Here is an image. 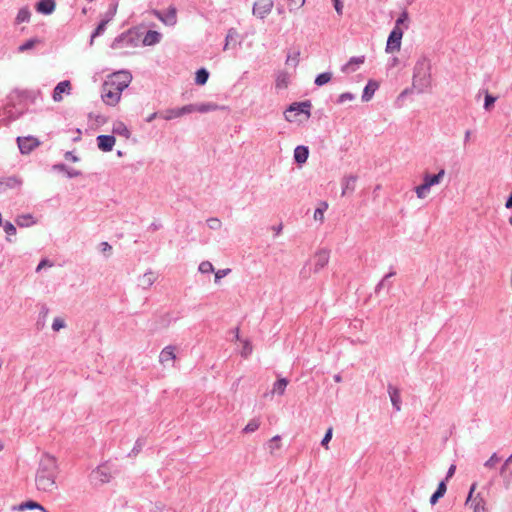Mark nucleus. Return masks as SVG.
<instances>
[{"mask_svg":"<svg viewBox=\"0 0 512 512\" xmlns=\"http://www.w3.org/2000/svg\"><path fill=\"white\" fill-rule=\"evenodd\" d=\"M57 474L56 458L48 453L42 454L35 472L36 489L43 493H53L57 489Z\"/></svg>","mask_w":512,"mask_h":512,"instance_id":"f257e3e1","label":"nucleus"},{"mask_svg":"<svg viewBox=\"0 0 512 512\" xmlns=\"http://www.w3.org/2000/svg\"><path fill=\"white\" fill-rule=\"evenodd\" d=\"M412 87L424 93L431 87V64L425 56L420 57L413 69Z\"/></svg>","mask_w":512,"mask_h":512,"instance_id":"f03ea898","label":"nucleus"},{"mask_svg":"<svg viewBox=\"0 0 512 512\" xmlns=\"http://www.w3.org/2000/svg\"><path fill=\"white\" fill-rule=\"evenodd\" d=\"M132 80V75L128 71H118L113 73L109 80L106 81V87H109V85H112L116 90L120 91L122 93L123 90H125L130 82Z\"/></svg>","mask_w":512,"mask_h":512,"instance_id":"7ed1b4c3","label":"nucleus"},{"mask_svg":"<svg viewBox=\"0 0 512 512\" xmlns=\"http://www.w3.org/2000/svg\"><path fill=\"white\" fill-rule=\"evenodd\" d=\"M139 39L135 32L133 31H127L116 37L111 47L113 49H122L127 47H137L138 46Z\"/></svg>","mask_w":512,"mask_h":512,"instance_id":"20e7f679","label":"nucleus"},{"mask_svg":"<svg viewBox=\"0 0 512 512\" xmlns=\"http://www.w3.org/2000/svg\"><path fill=\"white\" fill-rule=\"evenodd\" d=\"M477 483H473L470 487L466 504L470 505L474 512H486V501L480 493H475Z\"/></svg>","mask_w":512,"mask_h":512,"instance_id":"39448f33","label":"nucleus"},{"mask_svg":"<svg viewBox=\"0 0 512 512\" xmlns=\"http://www.w3.org/2000/svg\"><path fill=\"white\" fill-rule=\"evenodd\" d=\"M311 103L309 101L293 103L291 104L284 113L285 119L292 122L296 119V116L300 113H304L307 118L310 117Z\"/></svg>","mask_w":512,"mask_h":512,"instance_id":"423d86ee","label":"nucleus"},{"mask_svg":"<svg viewBox=\"0 0 512 512\" xmlns=\"http://www.w3.org/2000/svg\"><path fill=\"white\" fill-rule=\"evenodd\" d=\"M403 36V31L400 27H394L391 31L386 45V52L393 53L394 51H399L401 47V40Z\"/></svg>","mask_w":512,"mask_h":512,"instance_id":"0eeeda50","label":"nucleus"},{"mask_svg":"<svg viewBox=\"0 0 512 512\" xmlns=\"http://www.w3.org/2000/svg\"><path fill=\"white\" fill-rule=\"evenodd\" d=\"M273 0H259L254 3L252 13L260 19H264L273 9Z\"/></svg>","mask_w":512,"mask_h":512,"instance_id":"6e6552de","label":"nucleus"},{"mask_svg":"<svg viewBox=\"0 0 512 512\" xmlns=\"http://www.w3.org/2000/svg\"><path fill=\"white\" fill-rule=\"evenodd\" d=\"M121 92L116 90L112 85L106 87V81L102 86V99L108 105H115L119 102Z\"/></svg>","mask_w":512,"mask_h":512,"instance_id":"1a4fd4ad","label":"nucleus"},{"mask_svg":"<svg viewBox=\"0 0 512 512\" xmlns=\"http://www.w3.org/2000/svg\"><path fill=\"white\" fill-rule=\"evenodd\" d=\"M175 349V346L172 345L164 347L159 355L160 364L163 366L173 367L176 359Z\"/></svg>","mask_w":512,"mask_h":512,"instance_id":"9d476101","label":"nucleus"},{"mask_svg":"<svg viewBox=\"0 0 512 512\" xmlns=\"http://www.w3.org/2000/svg\"><path fill=\"white\" fill-rule=\"evenodd\" d=\"M92 479L99 483H107L111 479V471L107 465H100L92 471Z\"/></svg>","mask_w":512,"mask_h":512,"instance_id":"9b49d317","label":"nucleus"},{"mask_svg":"<svg viewBox=\"0 0 512 512\" xmlns=\"http://www.w3.org/2000/svg\"><path fill=\"white\" fill-rule=\"evenodd\" d=\"M17 143L22 154L30 153L39 145V141L34 137H18Z\"/></svg>","mask_w":512,"mask_h":512,"instance_id":"f8f14e48","label":"nucleus"},{"mask_svg":"<svg viewBox=\"0 0 512 512\" xmlns=\"http://www.w3.org/2000/svg\"><path fill=\"white\" fill-rule=\"evenodd\" d=\"M500 476L503 479L504 486L508 488L512 483V455H510L501 466Z\"/></svg>","mask_w":512,"mask_h":512,"instance_id":"ddd939ff","label":"nucleus"},{"mask_svg":"<svg viewBox=\"0 0 512 512\" xmlns=\"http://www.w3.org/2000/svg\"><path fill=\"white\" fill-rule=\"evenodd\" d=\"M154 14L165 25L174 26L177 22V11L175 7H169L165 14L159 11H155Z\"/></svg>","mask_w":512,"mask_h":512,"instance_id":"4468645a","label":"nucleus"},{"mask_svg":"<svg viewBox=\"0 0 512 512\" xmlns=\"http://www.w3.org/2000/svg\"><path fill=\"white\" fill-rule=\"evenodd\" d=\"M115 137L112 135H99L97 137V145L103 152H109L115 145Z\"/></svg>","mask_w":512,"mask_h":512,"instance_id":"2eb2a0df","label":"nucleus"},{"mask_svg":"<svg viewBox=\"0 0 512 512\" xmlns=\"http://www.w3.org/2000/svg\"><path fill=\"white\" fill-rule=\"evenodd\" d=\"M329 252L327 250H320L314 255V271L319 272L329 262Z\"/></svg>","mask_w":512,"mask_h":512,"instance_id":"dca6fc26","label":"nucleus"},{"mask_svg":"<svg viewBox=\"0 0 512 512\" xmlns=\"http://www.w3.org/2000/svg\"><path fill=\"white\" fill-rule=\"evenodd\" d=\"M70 90H71L70 81L64 80V81L59 82L56 85V87L54 88L53 96H52L53 100L55 102H60L63 99L62 94L63 93L70 94Z\"/></svg>","mask_w":512,"mask_h":512,"instance_id":"f3484780","label":"nucleus"},{"mask_svg":"<svg viewBox=\"0 0 512 512\" xmlns=\"http://www.w3.org/2000/svg\"><path fill=\"white\" fill-rule=\"evenodd\" d=\"M56 8L55 0H40L36 4V11L38 13L49 15L54 12Z\"/></svg>","mask_w":512,"mask_h":512,"instance_id":"a211bd4d","label":"nucleus"},{"mask_svg":"<svg viewBox=\"0 0 512 512\" xmlns=\"http://www.w3.org/2000/svg\"><path fill=\"white\" fill-rule=\"evenodd\" d=\"M113 16H114V12L107 14L106 18L102 19L101 22L98 24V26L96 27L94 32L91 34V39H90L91 46L93 45L94 39L96 37L102 35L105 32L106 26L111 21Z\"/></svg>","mask_w":512,"mask_h":512,"instance_id":"6ab92c4d","label":"nucleus"},{"mask_svg":"<svg viewBox=\"0 0 512 512\" xmlns=\"http://www.w3.org/2000/svg\"><path fill=\"white\" fill-rule=\"evenodd\" d=\"M357 177L354 175L346 176L342 179V196L352 194L356 188Z\"/></svg>","mask_w":512,"mask_h":512,"instance_id":"aec40b11","label":"nucleus"},{"mask_svg":"<svg viewBox=\"0 0 512 512\" xmlns=\"http://www.w3.org/2000/svg\"><path fill=\"white\" fill-rule=\"evenodd\" d=\"M365 62V56L352 57L350 60L342 67V72L344 73H352L355 72L358 67Z\"/></svg>","mask_w":512,"mask_h":512,"instance_id":"412c9836","label":"nucleus"},{"mask_svg":"<svg viewBox=\"0 0 512 512\" xmlns=\"http://www.w3.org/2000/svg\"><path fill=\"white\" fill-rule=\"evenodd\" d=\"M388 394H389V397H390L393 407L397 411H400V409H401L400 390L397 387L389 384L388 385Z\"/></svg>","mask_w":512,"mask_h":512,"instance_id":"4be33fe9","label":"nucleus"},{"mask_svg":"<svg viewBox=\"0 0 512 512\" xmlns=\"http://www.w3.org/2000/svg\"><path fill=\"white\" fill-rule=\"evenodd\" d=\"M379 85L374 80H369L367 85L365 86L362 94V101L368 102L372 99L375 91L378 89Z\"/></svg>","mask_w":512,"mask_h":512,"instance_id":"5701e85b","label":"nucleus"},{"mask_svg":"<svg viewBox=\"0 0 512 512\" xmlns=\"http://www.w3.org/2000/svg\"><path fill=\"white\" fill-rule=\"evenodd\" d=\"M309 156V149L306 146L299 145L294 150V160L298 164H303L307 161Z\"/></svg>","mask_w":512,"mask_h":512,"instance_id":"b1692460","label":"nucleus"},{"mask_svg":"<svg viewBox=\"0 0 512 512\" xmlns=\"http://www.w3.org/2000/svg\"><path fill=\"white\" fill-rule=\"evenodd\" d=\"M445 175V170L444 169H441L437 174L435 175H430V174H425L424 175V179H423V182L429 187L431 188L433 185H436V184H439L441 182V180L443 179Z\"/></svg>","mask_w":512,"mask_h":512,"instance_id":"393cba45","label":"nucleus"},{"mask_svg":"<svg viewBox=\"0 0 512 512\" xmlns=\"http://www.w3.org/2000/svg\"><path fill=\"white\" fill-rule=\"evenodd\" d=\"M162 35L154 30H149L143 39L144 46H152L160 42Z\"/></svg>","mask_w":512,"mask_h":512,"instance_id":"a878e982","label":"nucleus"},{"mask_svg":"<svg viewBox=\"0 0 512 512\" xmlns=\"http://www.w3.org/2000/svg\"><path fill=\"white\" fill-rule=\"evenodd\" d=\"M238 38V32L235 28H230L225 38V44L223 50H229L231 47H235L236 40Z\"/></svg>","mask_w":512,"mask_h":512,"instance_id":"bb28decb","label":"nucleus"},{"mask_svg":"<svg viewBox=\"0 0 512 512\" xmlns=\"http://www.w3.org/2000/svg\"><path fill=\"white\" fill-rule=\"evenodd\" d=\"M14 509L19 510V511H24L26 509H30V510L38 509L41 512H48V510L45 507H43L41 504H39L35 501H26L24 503H21L17 507H14Z\"/></svg>","mask_w":512,"mask_h":512,"instance_id":"cd10ccee","label":"nucleus"},{"mask_svg":"<svg viewBox=\"0 0 512 512\" xmlns=\"http://www.w3.org/2000/svg\"><path fill=\"white\" fill-rule=\"evenodd\" d=\"M446 490H447V486H446L445 481H441L438 484L437 490L430 497L431 505H435L437 503V501L439 500V498L444 496V494L446 493Z\"/></svg>","mask_w":512,"mask_h":512,"instance_id":"c85d7f7f","label":"nucleus"},{"mask_svg":"<svg viewBox=\"0 0 512 512\" xmlns=\"http://www.w3.org/2000/svg\"><path fill=\"white\" fill-rule=\"evenodd\" d=\"M155 280V274L152 271H148L140 278V286L144 289H148L154 284Z\"/></svg>","mask_w":512,"mask_h":512,"instance_id":"c756f323","label":"nucleus"},{"mask_svg":"<svg viewBox=\"0 0 512 512\" xmlns=\"http://www.w3.org/2000/svg\"><path fill=\"white\" fill-rule=\"evenodd\" d=\"M112 131L114 134L122 136L126 139L130 137V131L123 122L114 123Z\"/></svg>","mask_w":512,"mask_h":512,"instance_id":"7c9ffc66","label":"nucleus"},{"mask_svg":"<svg viewBox=\"0 0 512 512\" xmlns=\"http://www.w3.org/2000/svg\"><path fill=\"white\" fill-rule=\"evenodd\" d=\"M289 83V74L285 71H280L276 76V88L284 89L287 88Z\"/></svg>","mask_w":512,"mask_h":512,"instance_id":"2f4dec72","label":"nucleus"},{"mask_svg":"<svg viewBox=\"0 0 512 512\" xmlns=\"http://www.w3.org/2000/svg\"><path fill=\"white\" fill-rule=\"evenodd\" d=\"M30 17H31V13H30L29 8L28 7H22L21 9H19V11L17 13V16L15 18V23L16 24H21V23H24V22H29Z\"/></svg>","mask_w":512,"mask_h":512,"instance_id":"473e14b6","label":"nucleus"},{"mask_svg":"<svg viewBox=\"0 0 512 512\" xmlns=\"http://www.w3.org/2000/svg\"><path fill=\"white\" fill-rule=\"evenodd\" d=\"M288 385V380L286 378H280L278 381H276L273 385L272 394H279L283 395L286 387Z\"/></svg>","mask_w":512,"mask_h":512,"instance_id":"72a5a7b5","label":"nucleus"},{"mask_svg":"<svg viewBox=\"0 0 512 512\" xmlns=\"http://www.w3.org/2000/svg\"><path fill=\"white\" fill-rule=\"evenodd\" d=\"M40 43H41V40L39 38L29 39L25 43H23L22 45H20L18 47V52L19 53H24V52H26L28 50L33 49L37 44H40Z\"/></svg>","mask_w":512,"mask_h":512,"instance_id":"f704fd0d","label":"nucleus"},{"mask_svg":"<svg viewBox=\"0 0 512 512\" xmlns=\"http://www.w3.org/2000/svg\"><path fill=\"white\" fill-rule=\"evenodd\" d=\"M209 78V72L205 68H201L197 70L196 77H195V83L197 85H205Z\"/></svg>","mask_w":512,"mask_h":512,"instance_id":"c9c22d12","label":"nucleus"},{"mask_svg":"<svg viewBox=\"0 0 512 512\" xmlns=\"http://www.w3.org/2000/svg\"><path fill=\"white\" fill-rule=\"evenodd\" d=\"M217 109H218V105L215 103H202L199 105H195V111L200 112V113L215 111Z\"/></svg>","mask_w":512,"mask_h":512,"instance_id":"e433bc0d","label":"nucleus"},{"mask_svg":"<svg viewBox=\"0 0 512 512\" xmlns=\"http://www.w3.org/2000/svg\"><path fill=\"white\" fill-rule=\"evenodd\" d=\"M281 438L280 436L276 435L272 439L269 440L267 447L271 454H274L276 450H279L281 448Z\"/></svg>","mask_w":512,"mask_h":512,"instance_id":"4c0bfd02","label":"nucleus"},{"mask_svg":"<svg viewBox=\"0 0 512 512\" xmlns=\"http://www.w3.org/2000/svg\"><path fill=\"white\" fill-rule=\"evenodd\" d=\"M16 223L20 227H28L35 222L33 221V217L30 214L21 215L16 219Z\"/></svg>","mask_w":512,"mask_h":512,"instance_id":"58836bf2","label":"nucleus"},{"mask_svg":"<svg viewBox=\"0 0 512 512\" xmlns=\"http://www.w3.org/2000/svg\"><path fill=\"white\" fill-rule=\"evenodd\" d=\"M328 208V204L326 202H322L318 208L314 211V219L316 221L323 222L324 220V212Z\"/></svg>","mask_w":512,"mask_h":512,"instance_id":"ea45409f","label":"nucleus"},{"mask_svg":"<svg viewBox=\"0 0 512 512\" xmlns=\"http://www.w3.org/2000/svg\"><path fill=\"white\" fill-rule=\"evenodd\" d=\"M332 78V73L330 72H324L319 74L315 79V84L317 86H322L324 84H327Z\"/></svg>","mask_w":512,"mask_h":512,"instance_id":"a19ab883","label":"nucleus"},{"mask_svg":"<svg viewBox=\"0 0 512 512\" xmlns=\"http://www.w3.org/2000/svg\"><path fill=\"white\" fill-rule=\"evenodd\" d=\"M430 188L423 182L421 185L415 188V192L418 198L423 199L429 193Z\"/></svg>","mask_w":512,"mask_h":512,"instance_id":"79ce46f5","label":"nucleus"},{"mask_svg":"<svg viewBox=\"0 0 512 512\" xmlns=\"http://www.w3.org/2000/svg\"><path fill=\"white\" fill-rule=\"evenodd\" d=\"M198 270L203 274L212 273L214 272V266L210 261H203L199 264Z\"/></svg>","mask_w":512,"mask_h":512,"instance_id":"37998d69","label":"nucleus"},{"mask_svg":"<svg viewBox=\"0 0 512 512\" xmlns=\"http://www.w3.org/2000/svg\"><path fill=\"white\" fill-rule=\"evenodd\" d=\"M192 112H195V105L189 104V105H185L181 108H177V111H176V113H174V115H178V117H181L185 114L192 113Z\"/></svg>","mask_w":512,"mask_h":512,"instance_id":"c03bdc74","label":"nucleus"},{"mask_svg":"<svg viewBox=\"0 0 512 512\" xmlns=\"http://www.w3.org/2000/svg\"><path fill=\"white\" fill-rule=\"evenodd\" d=\"M260 426V422L259 420L257 419H252L249 421V423L245 426V428L243 429V431L245 433H252L254 431H256Z\"/></svg>","mask_w":512,"mask_h":512,"instance_id":"a18cd8bd","label":"nucleus"},{"mask_svg":"<svg viewBox=\"0 0 512 512\" xmlns=\"http://www.w3.org/2000/svg\"><path fill=\"white\" fill-rule=\"evenodd\" d=\"M65 327H66V323H65V320L63 318L56 317L53 320V323H52L53 331L58 332V331H60L61 329L65 328Z\"/></svg>","mask_w":512,"mask_h":512,"instance_id":"49530a36","label":"nucleus"},{"mask_svg":"<svg viewBox=\"0 0 512 512\" xmlns=\"http://www.w3.org/2000/svg\"><path fill=\"white\" fill-rule=\"evenodd\" d=\"M496 100H497V98L495 96L486 92L485 101H484V109L487 111L491 110V108L493 107Z\"/></svg>","mask_w":512,"mask_h":512,"instance_id":"de8ad7c7","label":"nucleus"},{"mask_svg":"<svg viewBox=\"0 0 512 512\" xmlns=\"http://www.w3.org/2000/svg\"><path fill=\"white\" fill-rule=\"evenodd\" d=\"M207 225L210 229L212 230H219L222 226V222L220 221V219L216 218V217H211L209 219H207Z\"/></svg>","mask_w":512,"mask_h":512,"instance_id":"09e8293b","label":"nucleus"},{"mask_svg":"<svg viewBox=\"0 0 512 512\" xmlns=\"http://www.w3.org/2000/svg\"><path fill=\"white\" fill-rule=\"evenodd\" d=\"M252 350H253V347H252V344L250 343V341L245 340L243 342V347H242V350H241V356L244 357V358H247L252 353Z\"/></svg>","mask_w":512,"mask_h":512,"instance_id":"8fccbe9b","label":"nucleus"},{"mask_svg":"<svg viewBox=\"0 0 512 512\" xmlns=\"http://www.w3.org/2000/svg\"><path fill=\"white\" fill-rule=\"evenodd\" d=\"M500 461V458L496 453H493L491 457L484 463L486 468H494Z\"/></svg>","mask_w":512,"mask_h":512,"instance_id":"3c124183","label":"nucleus"},{"mask_svg":"<svg viewBox=\"0 0 512 512\" xmlns=\"http://www.w3.org/2000/svg\"><path fill=\"white\" fill-rule=\"evenodd\" d=\"M289 2V11L293 12L304 6L305 0H288Z\"/></svg>","mask_w":512,"mask_h":512,"instance_id":"603ef678","label":"nucleus"},{"mask_svg":"<svg viewBox=\"0 0 512 512\" xmlns=\"http://www.w3.org/2000/svg\"><path fill=\"white\" fill-rule=\"evenodd\" d=\"M332 435H333V428L330 427L327 429L322 441H321V445L323 447H325L326 449H328V443L330 442V440L332 439Z\"/></svg>","mask_w":512,"mask_h":512,"instance_id":"864d4df0","label":"nucleus"},{"mask_svg":"<svg viewBox=\"0 0 512 512\" xmlns=\"http://www.w3.org/2000/svg\"><path fill=\"white\" fill-rule=\"evenodd\" d=\"M230 272H231V269H229V268L216 271L215 278H214L215 283L218 284L220 282V280L223 277L227 276Z\"/></svg>","mask_w":512,"mask_h":512,"instance_id":"5fc2aeb1","label":"nucleus"},{"mask_svg":"<svg viewBox=\"0 0 512 512\" xmlns=\"http://www.w3.org/2000/svg\"><path fill=\"white\" fill-rule=\"evenodd\" d=\"M355 99V95L350 92L342 93L339 97L337 102L339 104L345 103L346 101H352Z\"/></svg>","mask_w":512,"mask_h":512,"instance_id":"6e6d98bb","label":"nucleus"},{"mask_svg":"<svg viewBox=\"0 0 512 512\" xmlns=\"http://www.w3.org/2000/svg\"><path fill=\"white\" fill-rule=\"evenodd\" d=\"M299 55H300V53H299V52L295 53V55H294V56H292V55H288V56H287V59H286V64H288V65H293V66H297V65H298V63H299Z\"/></svg>","mask_w":512,"mask_h":512,"instance_id":"4d7b16f0","label":"nucleus"},{"mask_svg":"<svg viewBox=\"0 0 512 512\" xmlns=\"http://www.w3.org/2000/svg\"><path fill=\"white\" fill-rule=\"evenodd\" d=\"M4 231L8 235H15L16 234V228L11 222H5L3 225Z\"/></svg>","mask_w":512,"mask_h":512,"instance_id":"13d9d810","label":"nucleus"},{"mask_svg":"<svg viewBox=\"0 0 512 512\" xmlns=\"http://www.w3.org/2000/svg\"><path fill=\"white\" fill-rule=\"evenodd\" d=\"M100 251L106 256H109L112 251V246L108 242H102L100 243Z\"/></svg>","mask_w":512,"mask_h":512,"instance_id":"bf43d9fd","label":"nucleus"},{"mask_svg":"<svg viewBox=\"0 0 512 512\" xmlns=\"http://www.w3.org/2000/svg\"><path fill=\"white\" fill-rule=\"evenodd\" d=\"M177 109H169L164 114H162V117L165 120H171L173 118H178V115H174L176 113Z\"/></svg>","mask_w":512,"mask_h":512,"instance_id":"052dcab7","label":"nucleus"},{"mask_svg":"<svg viewBox=\"0 0 512 512\" xmlns=\"http://www.w3.org/2000/svg\"><path fill=\"white\" fill-rule=\"evenodd\" d=\"M408 20V13L406 11H403L399 18L396 21L395 27H400L401 24L406 22Z\"/></svg>","mask_w":512,"mask_h":512,"instance_id":"680f3d73","label":"nucleus"},{"mask_svg":"<svg viewBox=\"0 0 512 512\" xmlns=\"http://www.w3.org/2000/svg\"><path fill=\"white\" fill-rule=\"evenodd\" d=\"M144 445V442L142 439H138L132 449V453L137 454L141 451L142 447Z\"/></svg>","mask_w":512,"mask_h":512,"instance_id":"e2e57ef3","label":"nucleus"},{"mask_svg":"<svg viewBox=\"0 0 512 512\" xmlns=\"http://www.w3.org/2000/svg\"><path fill=\"white\" fill-rule=\"evenodd\" d=\"M51 267L52 266V263L47 260V259H43L40 261V263L38 264L37 268H36V271L39 272L41 269H43L44 267Z\"/></svg>","mask_w":512,"mask_h":512,"instance_id":"0e129e2a","label":"nucleus"},{"mask_svg":"<svg viewBox=\"0 0 512 512\" xmlns=\"http://www.w3.org/2000/svg\"><path fill=\"white\" fill-rule=\"evenodd\" d=\"M334 2V7L338 15L342 14L343 5L340 0H332Z\"/></svg>","mask_w":512,"mask_h":512,"instance_id":"69168bd1","label":"nucleus"},{"mask_svg":"<svg viewBox=\"0 0 512 512\" xmlns=\"http://www.w3.org/2000/svg\"><path fill=\"white\" fill-rule=\"evenodd\" d=\"M67 176L69 178H74V177H77L79 176L81 173L80 171H77V170H74V169H67L66 172Z\"/></svg>","mask_w":512,"mask_h":512,"instance_id":"338daca9","label":"nucleus"},{"mask_svg":"<svg viewBox=\"0 0 512 512\" xmlns=\"http://www.w3.org/2000/svg\"><path fill=\"white\" fill-rule=\"evenodd\" d=\"M65 158H66L67 160H71V161H73V162H77V161L79 160V158H78L77 156L73 155V153H72V152H66V153H65Z\"/></svg>","mask_w":512,"mask_h":512,"instance_id":"774afa93","label":"nucleus"}]
</instances>
